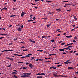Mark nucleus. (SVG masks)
<instances>
[{
	"label": "nucleus",
	"instance_id": "nucleus-15",
	"mask_svg": "<svg viewBox=\"0 0 78 78\" xmlns=\"http://www.w3.org/2000/svg\"><path fill=\"white\" fill-rule=\"evenodd\" d=\"M68 69H73V68L72 67H69L68 68Z\"/></svg>",
	"mask_w": 78,
	"mask_h": 78
},
{
	"label": "nucleus",
	"instance_id": "nucleus-2",
	"mask_svg": "<svg viewBox=\"0 0 78 78\" xmlns=\"http://www.w3.org/2000/svg\"><path fill=\"white\" fill-rule=\"evenodd\" d=\"M29 66L30 67V68H32V67H34V65H33L31 63H30L29 65Z\"/></svg>",
	"mask_w": 78,
	"mask_h": 78
},
{
	"label": "nucleus",
	"instance_id": "nucleus-48",
	"mask_svg": "<svg viewBox=\"0 0 78 78\" xmlns=\"http://www.w3.org/2000/svg\"><path fill=\"white\" fill-rule=\"evenodd\" d=\"M45 37H46L45 36H43L42 37V38H45Z\"/></svg>",
	"mask_w": 78,
	"mask_h": 78
},
{
	"label": "nucleus",
	"instance_id": "nucleus-42",
	"mask_svg": "<svg viewBox=\"0 0 78 78\" xmlns=\"http://www.w3.org/2000/svg\"><path fill=\"white\" fill-rule=\"evenodd\" d=\"M21 58H26V57L25 56V57L23 56L21 57Z\"/></svg>",
	"mask_w": 78,
	"mask_h": 78
},
{
	"label": "nucleus",
	"instance_id": "nucleus-29",
	"mask_svg": "<svg viewBox=\"0 0 78 78\" xmlns=\"http://www.w3.org/2000/svg\"><path fill=\"white\" fill-rule=\"evenodd\" d=\"M36 75H41V74L40 73H38V74H36Z\"/></svg>",
	"mask_w": 78,
	"mask_h": 78
},
{
	"label": "nucleus",
	"instance_id": "nucleus-17",
	"mask_svg": "<svg viewBox=\"0 0 78 78\" xmlns=\"http://www.w3.org/2000/svg\"><path fill=\"white\" fill-rule=\"evenodd\" d=\"M69 45H70V44H66V45H65L64 47H67Z\"/></svg>",
	"mask_w": 78,
	"mask_h": 78
},
{
	"label": "nucleus",
	"instance_id": "nucleus-25",
	"mask_svg": "<svg viewBox=\"0 0 78 78\" xmlns=\"http://www.w3.org/2000/svg\"><path fill=\"white\" fill-rule=\"evenodd\" d=\"M17 73H16V72H13L12 73V74H17Z\"/></svg>",
	"mask_w": 78,
	"mask_h": 78
},
{
	"label": "nucleus",
	"instance_id": "nucleus-21",
	"mask_svg": "<svg viewBox=\"0 0 78 78\" xmlns=\"http://www.w3.org/2000/svg\"><path fill=\"white\" fill-rule=\"evenodd\" d=\"M74 39H76V40H77L78 39V38L76 37V36H75V37L74 38Z\"/></svg>",
	"mask_w": 78,
	"mask_h": 78
},
{
	"label": "nucleus",
	"instance_id": "nucleus-26",
	"mask_svg": "<svg viewBox=\"0 0 78 78\" xmlns=\"http://www.w3.org/2000/svg\"><path fill=\"white\" fill-rule=\"evenodd\" d=\"M0 35H6V36H8V35L6 34H0Z\"/></svg>",
	"mask_w": 78,
	"mask_h": 78
},
{
	"label": "nucleus",
	"instance_id": "nucleus-31",
	"mask_svg": "<svg viewBox=\"0 0 78 78\" xmlns=\"http://www.w3.org/2000/svg\"><path fill=\"white\" fill-rule=\"evenodd\" d=\"M18 63H19L20 64H22V63H23V62H18Z\"/></svg>",
	"mask_w": 78,
	"mask_h": 78
},
{
	"label": "nucleus",
	"instance_id": "nucleus-23",
	"mask_svg": "<svg viewBox=\"0 0 78 78\" xmlns=\"http://www.w3.org/2000/svg\"><path fill=\"white\" fill-rule=\"evenodd\" d=\"M46 2H47V3H51V1H48V0H46Z\"/></svg>",
	"mask_w": 78,
	"mask_h": 78
},
{
	"label": "nucleus",
	"instance_id": "nucleus-8",
	"mask_svg": "<svg viewBox=\"0 0 78 78\" xmlns=\"http://www.w3.org/2000/svg\"><path fill=\"white\" fill-rule=\"evenodd\" d=\"M7 59H10V60L11 61H14V59H13V58H10L9 57H7Z\"/></svg>",
	"mask_w": 78,
	"mask_h": 78
},
{
	"label": "nucleus",
	"instance_id": "nucleus-57",
	"mask_svg": "<svg viewBox=\"0 0 78 78\" xmlns=\"http://www.w3.org/2000/svg\"><path fill=\"white\" fill-rule=\"evenodd\" d=\"M18 56H22V55H18Z\"/></svg>",
	"mask_w": 78,
	"mask_h": 78
},
{
	"label": "nucleus",
	"instance_id": "nucleus-11",
	"mask_svg": "<svg viewBox=\"0 0 78 78\" xmlns=\"http://www.w3.org/2000/svg\"><path fill=\"white\" fill-rule=\"evenodd\" d=\"M17 30H18V31H21L22 30V28L20 27H19V28Z\"/></svg>",
	"mask_w": 78,
	"mask_h": 78
},
{
	"label": "nucleus",
	"instance_id": "nucleus-12",
	"mask_svg": "<svg viewBox=\"0 0 78 78\" xmlns=\"http://www.w3.org/2000/svg\"><path fill=\"white\" fill-rule=\"evenodd\" d=\"M51 25V23H50L49 24H48V25H47V27L48 28V27H49Z\"/></svg>",
	"mask_w": 78,
	"mask_h": 78
},
{
	"label": "nucleus",
	"instance_id": "nucleus-50",
	"mask_svg": "<svg viewBox=\"0 0 78 78\" xmlns=\"http://www.w3.org/2000/svg\"><path fill=\"white\" fill-rule=\"evenodd\" d=\"M38 51H40L41 52H42V51H43V50H38Z\"/></svg>",
	"mask_w": 78,
	"mask_h": 78
},
{
	"label": "nucleus",
	"instance_id": "nucleus-44",
	"mask_svg": "<svg viewBox=\"0 0 78 78\" xmlns=\"http://www.w3.org/2000/svg\"><path fill=\"white\" fill-rule=\"evenodd\" d=\"M25 48V47L24 46H23L21 47V48Z\"/></svg>",
	"mask_w": 78,
	"mask_h": 78
},
{
	"label": "nucleus",
	"instance_id": "nucleus-49",
	"mask_svg": "<svg viewBox=\"0 0 78 78\" xmlns=\"http://www.w3.org/2000/svg\"><path fill=\"white\" fill-rule=\"evenodd\" d=\"M60 35L61 34H58L57 35V36H60Z\"/></svg>",
	"mask_w": 78,
	"mask_h": 78
},
{
	"label": "nucleus",
	"instance_id": "nucleus-9",
	"mask_svg": "<svg viewBox=\"0 0 78 78\" xmlns=\"http://www.w3.org/2000/svg\"><path fill=\"white\" fill-rule=\"evenodd\" d=\"M28 55H26L25 57H30V55H32V54H28Z\"/></svg>",
	"mask_w": 78,
	"mask_h": 78
},
{
	"label": "nucleus",
	"instance_id": "nucleus-51",
	"mask_svg": "<svg viewBox=\"0 0 78 78\" xmlns=\"http://www.w3.org/2000/svg\"><path fill=\"white\" fill-rule=\"evenodd\" d=\"M31 4L32 5H36V4H33V3H31Z\"/></svg>",
	"mask_w": 78,
	"mask_h": 78
},
{
	"label": "nucleus",
	"instance_id": "nucleus-45",
	"mask_svg": "<svg viewBox=\"0 0 78 78\" xmlns=\"http://www.w3.org/2000/svg\"><path fill=\"white\" fill-rule=\"evenodd\" d=\"M40 1V0H35V2H39Z\"/></svg>",
	"mask_w": 78,
	"mask_h": 78
},
{
	"label": "nucleus",
	"instance_id": "nucleus-13",
	"mask_svg": "<svg viewBox=\"0 0 78 78\" xmlns=\"http://www.w3.org/2000/svg\"><path fill=\"white\" fill-rule=\"evenodd\" d=\"M64 49H59V51H64Z\"/></svg>",
	"mask_w": 78,
	"mask_h": 78
},
{
	"label": "nucleus",
	"instance_id": "nucleus-63",
	"mask_svg": "<svg viewBox=\"0 0 78 78\" xmlns=\"http://www.w3.org/2000/svg\"><path fill=\"white\" fill-rule=\"evenodd\" d=\"M72 44H73V43H71L70 44H69V45H72Z\"/></svg>",
	"mask_w": 78,
	"mask_h": 78
},
{
	"label": "nucleus",
	"instance_id": "nucleus-60",
	"mask_svg": "<svg viewBox=\"0 0 78 78\" xmlns=\"http://www.w3.org/2000/svg\"><path fill=\"white\" fill-rule=\"evenodd\" d=\"M75 30V28L73 29H72L71 30V31H73V30Z\"/></svg>",
	"mask_w": 78,
	"mask_h": 78
},
{
	"label": "nucleus",
	"instance_id": "nucleus-47",
	"mask_svg": "<svg viewBox=\"0 0 78 78\" xmlns=\"http://www.w3.org/2000/svg\"><path fill=\"white\" fill-rule=\"evenodd\" d=\"M51 55H56V54H51Z\"/></svg>",
	"mask_w": 78,
	"mask_h": 78
},
{
	"label": "nucleus",
	"instance_id": "nucleus-55",
	"mask_svg": "<svg viewBox=\"0 0 78 78\" xmlns=\"http://www.w3.org/2000/svg\"><path fill=\"white\" fill-rule=\"evenodd\" d=\"M75 25H76L75 24H74L72 26L73 27H75Z\"/></svg>",
	"mask_w": 78,
	"mask_h": 78
},
{
	"label": "nucleus",
	"instance_id": "nucleus-58",
	"mask_svg": "<svg viewBox=\"0 0 78 78\" xmlns=\"http://www.w3.org/2000/svg\"><path fill=\"white\" fill-rule=\"evenodd\" d=\"M13 17V15L10 16V17Z\"/></svg>",
	"mask_w": 78,
	"mask_h": 78
},
{
	"label": "nucleus",
	"instance_id": "nucleus-14",
	"mask_svg": "<svg viewBox=\"0 0 78 78\" xmlns=\"http://www.w3.org/2000/svg\"><path fill=\"white\" fill-rule=\"evenodd\" d=\"M53 75L55 77H58V75L56 74H53Z\"/></svg>",
	"mask_w": 78,
	"mask_h": 78
},
{
	"label": "nucleus",
	"instance_id": "nucleus-61",
	"mask_svg": "<svg viewBox=\"0 0 78 78\" xmlns=\"http://www.w3.org/2000/svg\"><path fill=\"white\" fill-rule=\"evenodd\" d=\"M62 54H63V55H64V54H66V53L65 52H63L62 53Z\"/></svg>",
	"mask_w": 78,
	"mask_h": 78
},
{
	"label": "nucleus",
	"instance_id": "nucleus-20",
	"mask_svg": "<svg viewBox=\"0 0 78 78\" xmlns=\"http://www.w3.org/2000/svg\"><path fill=\"white\" fill-rule=\"evenodd\" d=\"M12 76L13 77H14L15 78H17V76H16V75H14V76Z\"/></svg>",
	"mask_w": 78,
	"mask_h": 78
},
{
	"label": "nucleus",
	"instance_id": "nucleus-6",
	"mask_svg": "<svg viewBox=\"0 0 78 78\" xmlns=\"http://www.w3.org/2000/svg\"><path fill=\"white\" fill-rule=\"evenodd\" d=\"M29 41H30V42H32L33 43H35V41H32L30 39H29Z\"/></svg>",
	"mask_w": 78,
	"mask_h": 78
},
{
	"label": "nucleus",
	"instance_id": "nucleus-37",
	"mask_svg": "<svg viewBox=\"0 0 78 78\" xmlns=\"http://www.w3.org/2000/svg\"><path fill=\"white\" fill-rule=\"evenodd\" d=\"M21 28H23V25H22V24L21 25Z\"/></svg>",
	"mask_w": 78,
	"mask_h": 78
},
{
	"label": "nucleus",
	"instance_id": "nucleus-64",
	"mask_svg": "<svg viewBox=\"0 0 78 78\" xmlns=\"http://www.w3.org/2000/svg\"><path fill=\"white\" fill-rule=\"evenodd\" d=\"M70 4H66L65 5H70Z\"/></svg>",
	"mask_w": 78,
	"mask_h": 78
},
{
	"label": "nucleus",
	"instance_id": "nucleus-54",
	"mask_svg": "<svg viewBox=\"0 0 78 78\" xmlns=\"http://www.w3.org/2000/svg\"><path fill=\"white\" fill-rule=\"evenodd\" d=\"M31 21H33V20H28V22H31Z\"/></svg>",
	"mask_w": 78,
	"mask_h": 78
},
{
	"label": "nucleus",
	"instance_id": "nucleus-38",
	"mask_svg": "<svg viewBox=\"0 0 78 78\" xmlns=\"http://www.w3.org/2000/svg\"><path fill=\"white\" fill-rule=\"evenodd\" d=\"M54 67V66H51V67H50V69H53Z\"/></svg>",
	"mask_w": 78,
	"mask_h": 78
},
{
	"label": "nucleus",
	"instance_id": "nucleus-43",
	"mask_svg": "<svg viewBox=\"0 0 78 78\" xmlns=\"http://www.w3.org/2000/svg\"><path fill=\"white\" fill-rule=\"evenodd\" d=\"M13 71H14L15 72H17V71L16 70H15V69L13 70Z\"/></svg>",
	"mask_w": 78,
	"mask_h": 78
},
{
	"label": "nucleus",
	"instance_id": "nucleus-32",
	"mask_svg": "<svg viewBox=\"0 0 78 78\" xmlns=\"http://www.w3.org/2000/svg\"><path fill=\"white\" fill-rule=\"evenodd\" d=\"M34 57H31V58L30 59L31 60H32L33 59H34Z\"/></svg>",
	"mask_w": 78,
	"mask_h": 78
},
{
	"label": "nucleus",
	"instance_id": "nucleus-4",
	"mask_svg": "<svg viewBox=\"0 0 78 78\" xmlns=\"http://www.w3.org/2000/svg\"><path fill=\"white\" fill-rule=\"evenodd\" d=\"M26 13H25V12H22L21 14V17H23L24 16V15Z\"/></svg>",
	"mask_w": 78,
	"mask_h": 78
},
{
	"label": "nucleus",
	"instance_id": "nucleus-1",
	"mask_svg": "<svg viewBox=\"0 0 78 78\" xmlns=\"http://www.w3.org/2000/svg\"><path fill=\"white\" fill-rule=\"evenodd\" d=\"M31 74V73H23V75H21L20 76L22 78H25V77L28 78V77H29V76Z\"/></svg>",
	"mask_w": 78,
	"mask_h": 78
},
{
	"label": "nucleus",
	"instance_id": "nucleus-36",
	"mask_svg": "<svg viewBox=\"0 0 78 78\" xmlns=\"http://www.w3.org/2000/svg\"><path fill=\"white\" fill-rule=\"evenodd\" d=\"M72 52H73V51H69V53H72Z\"/></svg>",
	"mask_w": 78,
	"mask_h": 78
},
{
	"label": "nucleus",
	"instance_id": "nucleus-30",
	"mask_svg": "<svg viewBox=\"0 0 78 78\" xmlns=\"http://www.w3.org/2000/svg\"><path fill=\"white\" fill-rule=\"evenodd\" d=\"M23 69H27V67H23Z\"/></svg>",
	"mask_w": 78,
	"mask_h": 78
},
{
	"label": "nucleus",
	"instance_id": "nucleus-28",
	"mask_svg": "<svg viewBox=\"0 0 78 78\" xmlns=\"http://www.w3.org/2000/svg\"><path fill=\"white\" fill-rule=\"evenodd\" d=\"M61 66H62V65H60L57 66V67H61Z\"/></svg>",
	"mask_w": 78,
	"mask_h": 78
},
{
	"label": "nucleus",
	"instance_id": "nucleus-46",
	"mask_svg": "<svg viewBox=\"0 0 78 78\" xmlns=\"http://www.w3.org/2000/svg\"><path fill=\"white\" fill-rule=\"evenodd\" d=\"M4 38V37H0V39H3Z\"/></svg>",
	"mask_w": 78,
	"mask_h": 78
},
{
	"label": "nucleus",
	"instance_id": "nucleus-16",
	"mask_svg": "<svg viewBox=\"0 0 78 78\" xmlns=\"http://www.w3.org/2000/svg\"><path fill=\"white\" fill-rule=\"evenodd\" d=\"M2 9H5V10H7L8 9V8L6 7H4V8Z\"/></svg>",
	"mask_w": 78,
	"mask_h": 78
},
{
	"label": "nucleus",
	"instance_id": "nucleus-24",
	"mask_svg": "<svg viewBox=\"0 0 78 78\" xmlns=\"http://www.w3.org/2000/svg\"><path fill=\"white\" fill-rule=\"evenodd\" d=\"M45 75V74L44 73H41V75Z\"/></svg>",
	"mask_w": 78,
	"mask_h": 78
},
{
	"label": "nucleus",
	"instance_id": "nucleus-22",
	"mask_svg": "<svg viewBox=\"0 0 78 78\" xmlns=\"http://www.w3.org/2000/svg\"><path fill=\"white\" fill-rule=\"evenodd\" d=\"M64 44H65V43H64V42L61 44V45H64Z\"/></svg>",
	"mask_w": 78,
	"mask_h": 78
},
{
	"label": "nucleus",
	"instance_id": "nucleus-53",
	"mask_svg": "<svg viewBox=\"0 0 78 78\" xmlns=\"http://www.w3.org/2000/svg\"><path fill=\"white\" fill-rule=\"evenodd\" d=\"M36 22H37L35 21V22H33L32 23H36Z\"/></svg>",
	"mask_w": 78,
	"mask_h": 78
},
{
	"label": "nucleus",
	"instance_id": "nucleus-33",
	"mask_svg": "<svg viewBox=\"0 0 78 78\" xmlns=\"http://www.w3.org/2000/svg\"><path fill=\"white\" fill-rule=\"evenodd\" d=\"M28 49H25V50H23V51H28Z\"/></svg>",
	"mask_w": 78,
	"mask_h": 78
},
{
	"label": "nucleus",
	"instance_id": "nucleus-19",
	"mask_svg": "<svg viewBox=\"0 0 78 78\" xmlns=\"http://www.w3.org/2000/svg\"><path fill=\"white\" fill-rule=\"evenodd\" d=\"M50 41L51 42H55V40H51Z\"/></svg>",
	"mask_w": 78,
	"mask_h": 78
},
{
	"label": "nucleus",
	"instance_id": "nucleus-62",
	"mask_svg": "<svg viewBox=\"0 0 78 78\" xmlns=\"http://www.w3.org/2000/svg\"><path fill=\"white\" fill-rule=\"evenodd\" d=\"M66 35V33H64L63 34V35Z\"/></svg>",
	"mask_w": 78,
	"mask_h": 78
},
{
	"label": "nucleus",
	"instance_id": "nucleus-52",
	"mask_svg": "<svg viewBox=\"0 0 78 78\" xmlns=\"http://www.w3.org/2000/svg\"><path fill=\"white\" fill-rule=\"evenodd\" d=\"M62 3H66V1H63L62 2Z\"/></svg>",
	"mask_w": 78,
	"mask_h": 78
},
{
	"label": "nucleus",
	"instance_id": "nucleus-10",
	"mask_svg": "<svg viewBox=\"0 0 78 78\" xmlns=\"http://www.w3.org/2000/svg\"><path fill=\"white\" fill-rule=\"evenodd\" d=\"M66 37H67V38H69L70 37H72V35H70V36H66Z\"/></svg>",
	"mask_w": 78,
	"mask_h": 78
},
{
	"label": "nucleus",
	"instance_id": "nucleus-34",
	"mask_svg": "<svg viewBox=\"0 0 78 78\" xmlns=\"http://www.w3.org/2000/svg\"><path fill=\"white\" fill-rule=\"evenodd\" d=\"M17 38H14V41H17Z\"/></svg>",
	"mask_w": 78,
	"mask_h": 78
},
{
	"label": "nucleus",
	"instance_id": "nucleus-18",
	"mask_svg": "<svg viewBox=\"0 0 78 78\" xmlns=\"http://www.w3.org/2000/svg\"><path fill=\"white\" fill-rule=\"evenodd\" d=\"M37 78H42V76H38L37 77Z\"/></svg>",
	"mask_w": 78,
	"mask_h": 78
},
{
	"label": "nucleus",
	"instance_id": "nucleus-3",
	"mask_svg": "<svg viewBox=\"0 0 78 78\" xmlns=\"http://www.w3.org/2000/svg\"><path fill=\"white\" fill-rule=\"evenodd\" d=\"M13 50H5L4 51H2V52H4V51H13Z\"/></svg>",
	"mask_w": 78,
	"mask_h": 78
},
{
	"label": "nucleus",
	"instance_id": "nucleus-5",
	"mask_svg": "<svg viewBox=\"0 0 78 78\" xmlns=\"http://www.w3.org/2000/svg\"><path fill=\"white\" fill-rule=\"evenodd\" d=\"M56 11H57V12H59L60 11H61V9H56Z\"/></svg>",
	"mask_w": 78,
	"mask_h": 78
},
{
	"label": "nucleus",
	"instance_id": "nucleus-56",
	"mask_svg": "<svg viewBox=\"0 0 78 78\" xmlns=\"http://www.w3.org/2000/svg\"><path fill=\"white\" fill-rule=\"evenodd\" d=\"M72 46H69L67 47V48H70V47H72Z\"/></svg>",
	"mask_w": 78,
	"mask_h": 78
},
{
	"label": "nucleus",
	"instance_id": "nucleus-27",
	"mask_svg": "<svg viewBox=\"0 0 78 78\" xmlns=\"http://www.w3.org/2000/svg\"><path fill=\"white\" fill-rule=\"evenodd\" d=\"M13 55L14 56H17H17H18V55H18V54H13Z\"/></svg>",
	"mask_w": 78,
	"mask_h": 78
},
{
	"label": "nucleus",
	"instance_id": "nucleus-35",
	"mask_svg": "<svg viewBox=\"0 0 78 78\" xmlns=\"http://www.w3.org/2000/svg\"><path fill=\"white\" fill-rule=\"evenodd\" d=\"M11 66H12L11 64H10L7 67H11Z\"/></svg>",
	"mask_w": 78,
	"mask_h": 78
},
{
	"label": "nucleus",
	"instance_id": "nucleus-59",
	"mask_svg": "<svg viewBox=\"0 0 78 78\" xmlns=\"http://www.w3.org/2000/svg\"><path fill=\"white\" fill-rule=\"evenodd\" d=\"M60 63V62L57 63H55V64H59Z\"/></svg>",
	"mask_w": 78,
	"mask_h": 78
},
{
	"label": "nucleus",
	"instance_id": "nucleus-40",
	"mask_svg": "<svg viewBox=\"0 0 78 78\" xmlns=\"http://www.w3.org/2000/svg\"><path fill=\"white\" fill-rule=\"evenodd\" d=\"M44 62H50V61H47Z\"/></svg>",
	"mask_w": 78,
	"mask_h": 78
},
{
	"label": "nucleus",
	"instance_id": "nucleus-41",
	"mask_svg": "<svg viewBox=\"0 0 78 78\" xmlns=\"http://www.w3.org/2000/svg\"><path fill=\"white\" fill-rule=\"evenodd\" d=\"M42 19H44V20H47V18H42Z\"/></svg>",
	"mask_w": 78,
	"mask_h": 78
},
{
	"label": "nucleus",
	"instance_id": "nucleus-7",
	"mask_svg": "<svg viewBox=\"0 0 78 78\" xmlns=\"http://www.w3.org/2000/svg\"><path fill=\"white\" fill-rule=\"evenodd\" d=\"M65 64H69L70 63H71V62H69L68 61H67L66 62H64Z\"/></svg>",
	"mask_w": 78,
	"mask_h": 78
},
{
	"label": "nucleus",
	"instance_id": "nucleus-39",
	"mask_svg": "<svg viewBox=\"0 0 78 78\" xmlns=\"http://www.w3.org/2000/svg\"><path fill=\"white\" fill-rule=\"evenodd\" d=\"M60 30L61 29H58L57 30H56V31H59V30Z\"/></svg>",
	"mask_w": 78,
	"mask_h": 78
}]
</instances>
